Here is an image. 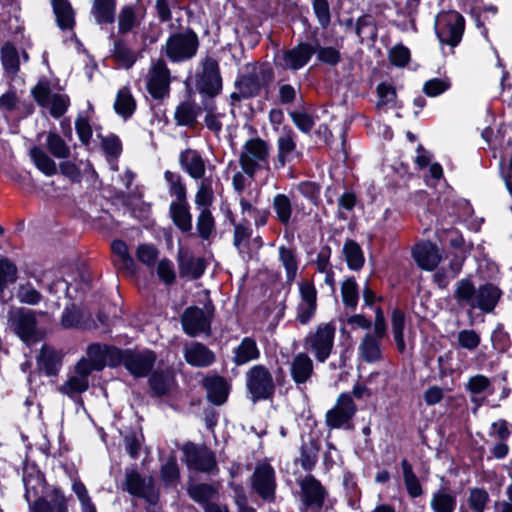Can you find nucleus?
<instances>
[{"mask_svg": "<svg viewBox=\"0 0 512 512\" xmlns=\"http://www.w3.org/2000/svg\"><path fill=\"white\" fill-rule=\"evenodd\" d=\"M186 464L198 472L210 473L217 468L215 453L206 446L198 447L192 442L183 446Z\"/></svg>", "mask_w": 512, "mask_h": 512, "instance_id": "16", "label": "nucleus"}, {"mask_svg": "<svg viewBox=\"0 0 512 512\" xmlns=\"http://www.w3.org/2000/svg\"><path fill=\"white\" fill-rule=\"evenodd\" d=\"M179 164L193 179H201L205 175V162L196 150H183L179 155Z\"/></svg>", "mask_w": 512, "mask_h": 512, "instance_id": "26", "label": "nucleus"}, {"mask_svg": "<svg viewBox=\"0 0 512 512\" xmlns=\"http://www.w3.org/2000/svg\"><path fill=\"white\" fill-rule=\"evenodd\" d=\"M106 344L91 343L87 347V355L89 361L94 366L95 371H102L106 366Z\"/></svg>", "mask_w": 512, "mask_h": 512, "instance_id": "62", "label": "nucleus"}, {"mask_svg": "<svg viewBox=\"0 0 512 512\" xmlns=\"http://www.w3.org/2000/svg\"><path fill=\"white\" fill-rule=\"evenodd\" d=\"M116 0H94L92 13L97 24H112L115 21Z\"/></svg>", "mask_w": 512, "mask_h": 512, "instance_id": "44", "label": "nucleus"}, {"mask_svg": "<svg viewBox=\"0 0 512 512\" xmlns=\"http://www.w3.org/2000/svg\"><path fill=\"white\" fill-rule=\"evenodd\" d=\"M204 105V111L206 115L204 117V123L208 130L215 134H219L222 131V122L220 117L223 114L217 112V104L215 100H208L202 103Z\"/></svg>", "mask_w": 512, "mask_h": 512, "instance_id": "57", "label": "nucleus"}, {"mask_svg": "<svg viewBox=\"0 0 512 512\" xmlns=\"http://www.w3.org/2000/svg\"><path fill=\"white\" fill-rule=\"evenodd\" d=\"M321 450V443L318 438L309 437L308 441H302L300 447V465L305 471H312L317 462Z\"/></svg>", "mask_w": 512, "mask_h": 512, "instance_id": "34", "label": "nucleus"}, {"mask_svg": "<svg viewBox=\"0 0 512 512\" xmlns=\"http://www.w3.org/2000/svg\"><path fill=\"white\" fill-rule=\"evenodd\" d=\"M316 59L320 64L336 67L342 61V55L338 48L333 46H321L318 41L314 45Z\"/></svg>", "mask_w": 512, "mask_h": 512, "instance_id": "53", "label": "nucleus"}, {"mask_svg": "<svg viewBox=\"0 0 512 512\" xmlns=\"http://www.w3.org/2000/svg\"><path fill=\"white\" fill-rule=\"evenodd\" d=\"M57 26L63 30H72L75 25V11L69 0H51Z\"/></svg>", "mask_w": 512, "mask_h": 512, "instance_id": "30", "label": "nucleus"}, {"mask_svg": "<svg viewBox=\"0 0 512 512\" xmlns=\"http://www.w3.org/2000/svg\"><path fill=\"white\" fill-rule=\"evenodd\" d=\"M260 356L261 352L256 340L253 337L246 336L233 349L232 361L236 366H242L251 361L258 360Z\"/></svg>", "mask_w": 512, "mask_h": 512, "instance_id": "27", "label": "nucleus"}, {"mask_svg": "<svg viewBox=\"0 0 512 512\" xmlns=\"http://www.w3.org/2000/svg\"><path fill=\"white\" fill-rule=\"evenodd\" d=\"M199 38L192 28L171 34L165 45V54L172 62L191 59L197 53Z\"/></svg>", "mask_w": 512, "mask_h": 512, "instance_id": "10", "label": "nucleus"}, {"mask_svg": "<svg viewBox=\"0 0 512 512\" xmlns=\"http://www.w3.org/2000/svg\"><path fill=\"white\" fill-rule=\"evenodd\" d=\"M46 148L51 155L58 159H67L71 155L70 147L65 140L54 131H49L46 138Z\"/></svg>", "mask_w": 512, "mask_h": 512, "instance_id": "49", "label": "nucleus"}, {"mask_svg": "<svg viewBox=\"0 0 512 512\" xmlns=\"http://www.w3.org/2000/svg\"><path fill=\"white\" fill-rule=\"evenodd\" d=\"M148 376V386L153 397L162 398L170 394L175 383V375L171 369L152 370Z\"/></svg>", "mask_w": 512, "mask_h": 512, "instance_id": "22", "label": "nucleus"}, {"mask_svg": "<svg viewBox=\"0 0 512 512\" xmlns=\"http://www.w3.org/2000/svg\"><path fill=\"white\" fill-rule=\"evenodd\" d=\"M18 279L16 264L7 257L0 258V294Z\"/></svg>", "mask_w": 512, "mask_h": 512, "instance_id": "52", "label": "nucleus"}, {"mask_svg": "<svg viewBox=\"0 0 512 512\" xmlns=\"http://www.w3.org/2000/svg\"><path fill=\"white\" fill-rule=\"evenodd\" d=\"M146 89L155 100L162 101L170 92V71L163 60H159L150 71Z\"/></svg>", "mask_w": 512, "mask_h": 512, "instance_id": "18", "label": "nucleus"}, {"mask_svg": "<svg viewBox=\"0 0 512 512\" xmlns=\"http://www.w3.org/2000/svg\"><path fill=\"white\" fill-rule=\"evenodd\" d=\"M253 490L264 501L274 502L276 498L275 470L269 463H262L255 467L251 477Z\"/></svg>", "mask_w": 512, "mask_h": 512, "instance_id": "15", "label": "nucleus"}, {"mask_svg": "<svg viewBox=\"0 0 512 512\" xmlns=\"http://www.w3.org/2000/svg\"><path fill=\"white\" fill-rule=\"evenodd\" d=\"M200 384L206 390V398L211 404L221 406L227 401L230 386L224 376L217 373L207 374Z\"/></svg>", "mask_w": 512, "mask_h": 512, "instance_id": "20", "label": "nucleus"}, {"mask_svg": "<svg viewBox=\"0 0 512 512\" xmlns=\"http://www.w3.org/2000/svg\"><path fill=\"white\" fill-rule=\"evenodd\" d=\"M279 261L283 265L286 274V282H294L298 272L299 260L297 258L296 247H286L281 245L278 249Z\"/></svg>", "mask_w": 512, "mask_h": 512, "instance_id": "38", "label": "nucleus"}, {"mask_svg": "<svg viewBox=\"0 0 512 512\" xmlns=\"http://www.w3.org/2000/svg\"><path fill=\"white\" fill-rule=\"evenodd\" d=\"M465 387L472 395H479L482 393L493 395L495 392L491 380L483 374H476L469 377Z\"/></svg>", "mask_w": 512, "mask_h": 512, "instance_id": "54", "label": "nucleus"}, {"mask_svg": "<svg viewBox=\"0 0 512 512\" xmlns=\"http://www.w3.org/2000/svg\"><path fill=\"white\" fill-rule=\"evenodd\" d=\"M246 389L253 403L273 399L275 383L272 373L263 364H256L245 374Z\"/></svg>", "mask_w": 512, "mask_h": 512, "instance_id": "8", "label": "nucleus"}, {"mask_svg": "<svg viewBox=\"0 0 512 512\" xmlns=\"http://www.w3.org/2000/svg\"><path fill=\"white\" fill-rule=\"evenodd\" d=\"M22 481L25 488L24 499L28 503L29 512H69L67 497L61 487L55 486L47 495H41L48 486L45 474L35 463L25 462Z\"/></svg>", "mask_w": 512, "mask_h": 512, "instance_id": "1", "label": "nucleus"}, {"mask_svg": "<svg viewBox=\"0 0 512 512\" xmlns=\"http://www.w3.org/2000/svg\"><path fill=\"white\" fill-rule=\"evenodd\" d=\"M270 144L260 137L249 138L243 145L239 164L247 176L253 178L257 171L270 169Z\"/></svg>", "mask_w": 512, "mask_h": 512, "instance_id": "5", "label": "nucleus"}, {"mask_svg": "<svg viewBox=\"0 0 512 512\" xmlns=\"http://www.w3.org/2000/svg\"><path fill=\"white\" fill-rule=\"evenodd\" d=\"M1 64L7 74L15 75L20 70L19 53L11 41H6L0 50Z\"/></svg>", "mask_w": 512, "mask_h": 512, "instance_id": "43", "label": "nucleus"}, {"mask_svg": "<svg viewBox=\"0 0 512 512\" xmlns=\"http://www.w3.org/2000/svg\"><path fill=\"white\" fill-rule=\"evenodd\" d=\"M124 489L133 497L144 499L149 506H156L160 500V491L154 479L147 480L135 469L125 473Z\"/></svg>", "mask_w": 512, "mask_h": 512, "instance_id": "13", "label": "nucleus"}, {"mask_svg": "<svg viewBox=\"0 0 512 512\" xmlns=\"http://www.w3.org/2000/svg\"><path fill=\"white\" fill-rule=\"evenodd\" d=\"M112 56L115 61L125 69L132 68L137 61L136 53L130 49L126 41L121 38L115 40Z\"/></svg>", "mask_w": 512, "mask_h": 512, "instance_id": "45", "label": "nucleus"}, {"mask_svg": "<svg viewBox=\"0 0 512 512\" xmlns=\"http://www.w3.org/2000/svg\"><path fill=\"white\" fill-rule=\"evenodd\" d=\"M405 326V312L399 307L394 308L391 312V327L396 348L399 353H404L406 349V343L404 338Z\"/></svg>", "mask_w": 512, "mask_h": 512, "instance_id": "39", "label": "nucleus"}, {"mask_svg": "<svg viewBox=\"0 0 512 512\" xmlns=\"http://www.w3.org/2000/svg\"><path fill=\"white\" fill-rule=\"evenodd\" d=\"M207 267V263L202 257H194L193 255H178V268L180 277H188L191 280H197L203 276Z\"/></svg>", "mask_w": 512, "mask_h": 512, "instance_id": "25", "label": "nucleus"}, {"mask_svg": "<svg viewBox=\"0 0 512 512\" xmlns=\"http://www.w3.org/2000/svg\"><path fill=\"white\" fill-rule=\"evenodd\" d=\"M31 96L38 106L47 108L54 119H59L68 111L71 100L68 94L52 93L50 82L46 78L40 79L31 89Z\"/></svg>", "mask_w": 512, "mask_h": 512, "instance_id": "9", "label": "nucleus"}, {"mask_svg": "<svg viewBox=\"0 0 512 512\" xmlns=\"http://www.w3.org/2000/svg\"><path fill=\"white\" fill-rule=\"evenodd\" d=\"M187 494L192 501L204 508L217 497L218 489L210 483H195L188 485Z\"/></svg>", "mask_w": 512, "mask_h": 512, "instance_id": "35", "label": "nucleus"}, {"mask_svg": "<svg viewBox=\"0 0 512 512\" xmlns=\"http://www.w3.org/2000/svg\"><path fill=\"white\" fill-rule=\"evenodd\" d=\"M113 108L116 114L124 120L130 119L137 109V102L129 86H123L117 91Z\"/></svg>", "mask_w": 512, "mask_h": 512, "instance_id": "32", "label": "nucleus"}, {"mask_svg": "<svg viewBox=\"0 0 512 512\" xmlns=\"http://www.w3.org/2000/svg\"><path fill=\"white\" fill-rule=\"evenodd\" d=\"M341 297L343 305L352 311L357 308L359 302V286L354 276L347 277L341 283Z\"/></svg>", "mask_w": 512, "mask_h": 512, "instance_id": "46", "label": "nucleus"}, {"mask_svg": "<svg viewBox=\"0 0 512 512\" xmlns=\"http://www.w3.org/2000/svg\"><path fill=\"white\" fill-rule=\"evenodd\" d=\"M242 75L250 80V82L254 83L258 88L264 90L266 93L269 92V89L275 80L274 68L268 61L261 62L256 72Z\"/></svg>", "mask_w": 512, "mask_h": 512, "instance_id": "36", "label": "nucleus"}, {"mask_svg": "<svg viewBox=\"0 0 512 512\" xmlns=\"http://www.w3.org/2000/svg\"><path fill=\"white\" fill-rule=\"evenodd\" d=\"M272 208L275 212L276 219L282 225L286 226L290 223L293 207L290 198L286 194H276L273 198Z\"/></svg>", "mask_w": 512, "mask_h": 512, "instance_id": "48", "label": "nucleus"}, {"mask_svg": "<svg viewBox=\"0 0 512 512\" xmlns=\"http://www.w3.org/2000/svg\"><path fill=\"white\" fill-rule=\"evenodd\" d=\"M205 310L192 305L187 307L181 315V325L184 333L190 337H196L201 333L209 334L211 331V322L214 314V304L212 300L205 303Z\"/></svg>", "mask_w": 512, "mask_h": 512, "instance_id": "11", "label": "nucleus"}, {"mask_svg": "<svg viewBox=\"0 0 512 512\" xmlns=\"http://www.w3.org/2000/svg\"><path fill=\"white\" fill-rule=\"evenodd\" d=\"M139 24L140 21L137 19L134 7L132 5L123 6L118 15V32L127 34Z\"/></svg>", "mask_w": 512, "mask_h": 512, "instance_id": "58", "label": "nucleus"}, {"mask_svg": "<svg viewBox=\"0 0 512 512\" xmlns=\"http://www.w3.org/2000/svg\"><path fill=\"white\" fill-rule=\"evenodd\" d=\"M63 363V355L60 351L44 344L37 357V365L47 377L58 375Z\"/></svg>", "mask_w": 512, "mask_h": 512, "instance_id": "23", "label": "nucleus"}, {"mask_svg": "<svg viewBox=\"0 0 512 512\" xmlns=\"http://www.w3.org/2000/svg\"><path fill=\"white\" fill-rule=\"evenodd\" d=\"M98 136L101 138V149L106 156L118 158L122 154L123 145L118 135L110 133L107 136Z\"/></svg>", "mask_w": 512, "mask_h": 512, "instance_id": "64", "label": "nucleus"}, {"mask_svg": "<svg viewBox=\"0 0 512 512\" xmlns=\"http://www.w3.org/2000/svg\"><path fill=\"white\" fill-rule=\"evenodd\" d=\"M489 501L490 496L485 488L470 489L468 505L473 512H484Z\"/></svg>", "mask_w": 512, "mask_h": 512, "instance_id": "63", "label": "nucleus"}, {"mask_svg": "<svg viewBox=\"0 0 512 512\" xmlns=\"http://www.w3.org/2000/svg\"><path fill=\"white\" fill-rule=\"evenodd\" d=\"M465 18L455 10L441 12L435 21V33L442 45L457 47L465 31Z\"/></svg>", "mask_w": 512, "mask_h": 512, "instance_id": "7", "label": "nucleus"}, {"mask_svg": "<svg viewBox=\"0 0 512 512\" xmlns=\"http://www.w3.org/2000/svg\"><path fill=\"white\" fill-rule=\"evenodd\" d=\"M160 479L166 487L177 483L180 479V469L174 456H169L161 466Z\"/></svg>", "mask_w": 512, "mask_h": 512, "instance_id": "60", "label": "nucleus"}, {"mask_svg": "<svg viewBox=\"0 0 512 512\" xmlns=\"http://www.w3.org/2000/svg\"><path fill=\"white\" fill-rule=\"evenodd\" d=\"M8 321L13 333L28 347H31L45 337V333L38 327L36 311L19 307L9 313Z\"/></svg>", "mask_w": 512, "mask_h": 512, "instance_id": "3", "label": "nucleus"}, {"mask_svg": "<svg viewBox=\"0 0 512 512\" xmlns=\"http://www.w3.org/2000/svg\"><path fill=\"white\" fill-rule=\"evenodd\" d=\"M186 362L193 367H208L212 365L215 360L214 352L206 345L200 342H195L192 346L185 351Z\"/></svg>", "mask_w": 512, "mask_h": 512, "instance_id": "28", "label": "nucleus"}, {"mask_svg": "<svg viewBox=\"0 0 512 512\" xmlns=\"http://www.w3.org/2000/svg\"><path fill=\"white\" fill-rule=\"evenodd\" d=\"M503 296V291L494 283L486 282L475 286L470 277L456 283L453 298L461 306L479 309L485 314L492 313Z\"/></svg>", "mask_w": 512, "mask_h": 512, "instance_id": "2", "label": "nucleus"}, {"mask_svg": "<svg viewBox=\"0 0 512 512\" xmlns=\"http://www.w3.org/2000/svg\"><path fill=\"white\" fill-rule=\"evenodd\" d=\"M335 336L336 325L333 321L319 323L306 334L303 347L313 354L317 362L325 363L332 354Z\"/></svg>", "mask_w": 512, "mask_h": 512, "instance_id": "4", "label": "nucleus"}, {"mask_svg": "<svg viewBox=\"0 0 512 512\" xmlns=\"http://www.w3.org/2000/svg\"><path fill=\"white\" fill-rule=\"evenodd\" d=\"M380 340L376 336H373L370 333H367L359 347V353L361 358L367 363H374L379 361L382 358L381 344Z\"/></svg>", "mask_w": 512, "mask_h": 512, "instance_id": "41", "label": "nucleus"}, {"mask_svg": "<svg viewBox=\"0 0 512 512\" xmlns=\"http://www.w3.org/2000/svg\"><path fill=\"white\" fill-rule=\"evenodd\" d=\"M89 389V381L86 378L78 376L69 377L64 384L59 388V391L72 398L76 394H82Z\"/></svg>", "mask_w": 512, "mask_h": 512, "instance_id": "61", "label": "nucleus"}, {"mask_svg": "<svg viewBox=\"0 0 512 512\" xmlns=\"http://www.w3.org/2000/svg\"><path fill=\"white\" fill-rule=\"evenodd\" d=\"M223 88V80L218 61L207 56L202 62V70L195 75V89L202 98V103L214 100Z\"/></svg>", "mask_w": 512, "mask_h": 512, "instance_id": "6", "label": "nucleus"}, {"mask_svg": "<svg viewBox=\"0 0 512 512\" xmlns=\"http://www.w3.org/2000/svg\"><path fill=\"white\" fill-rule=\"evenodd\" d=\"M457 506V496L453 492L440 488L432 494L430 507L433 512H454Z\"/></svg>", "mask_w": 512, "mask_h": 512, "instance_id": "40", "label": "nucleus"}, {"mask_svg": "<svg viewBox=\"0 0 512 512\" xmlns=\"http://www.w3.org/2000/svg\"><path fill=\"white\" fill-rule=\"evenodd\" d=\"M303 504L312 512H320L328 492L313 475L306 476L300 483Z\"/></svg>", "mask_w": 512, "mask_h": 512, "instance_id": "19", "label": "nucleus"}, {"mask_svg": "<svg viewBox=\"0 0 512 512\" xmlns=\"http://www.w3.org/2000/svg\"><path fill=\"white\" fill-rule=\"evenodd\" d=\"M169 212L173 224L184 233L192 230V215L190 213V205L185 202L172 201L169 207Z\"/></svg>", "mask_w": 512, "mask_h": 512, "instance_id": "31", "label": "nucleus"}, {"mask_svg": "<svg viewBox=\"0 0 512 512\" xmlns=\"http://www.w3.org/2000/svg\"><path fill=\"white\" fill-rule=\"evenodd\" d=\"M295 133L292 129L277 139V158L275 161V169H283L287 162L293 159V153L296 152V142L294 140Z\"/></svg>", "mask_w": 512, "mask_h": 512, "instance_id": "29", "label": "nucleus"}, {"mask_svg": "<svg viewBox=\"0 0 512 512\" xmlns=\"http://www.w3.org/2000/svg\"><path fill=\"white\" fill-rule=\"evenodd\" d=\"M111 250L113 254L119 257L124 270L132 274L135 273V261L129 253V249L125 241L121 239L113 240L111 243Z\"/></svg>", "mask_w": 512, "mask_h": 512, "instance_id": "56", "label": "nucleus"}, {"mask_svg": "<svg viewBox=\"0 0 512 512\" xmlns=\"http://www.w3.org/2000/svg\"><path fill=\"white\" fill-rule=\"evenodd\" d=\"M253 234L250 222L243 218L238 224L234 226L233 245L239 251L250 249V238Z\"/></svg>", "mask_w": 512, "mask_h": 512, "instance_id": "47", "label": "nucleus"}, {"mask_svg": "<svg viewBox=\"0 0 512 512\" xmlns=\"http://www.w3.org/2000/svg\"><path fill=\"white\" fill-rule=\"evenodd\" d=\"M357 410L352 395L342 392L338 395L334 407L325 414L326 425L330 429H341L353 419Z\"/></svg>", "mask_w": 512, "mask_h": 512, "instance_id": "14", "label": "nucleus"}, {"mask_svg": "<svg viewBox=\"0 0 512 512\" xmlns=\"http://www.w3.org/2000/svg\"><path fill=\"white\" fill-rule=\"evenodd\" d=\"M164 179L168 183L170 195L175 196L176 201L185 202V200H187V189L182 181L181 175L166 170L164 172Z\"/></svg>", "mask_w": 512, "mask_h": 512, "instance_id": "55", "label": "nucleus"}, {"mask_svg": "<svg viewBox=\"0 0 512 512\" xmlns=\"http://www.w3.org/2000/svg\"><path fill=\"white\" fill-rule=\"evenodd\" d=\"M314 54V44L299 41L292 48L277 52L274 55V65L279 70L297 72L310 62Z\"/></svg>", "mask_w": 512, "mask_h": 512, "instance_id": "12", "label": "nucleus"}, {"mask_svg": "<svg viewBox=\"0 0 512 512\" xmlns=\"http://www.w3.org/2000/svg\"><path fill=\"white\" fill-rule=\"evenodd\" d=\"M355 33L360 44L365 40L375 43L378 38V26L374 16L369 13L359 16L355 21Z\"/></svg>", "mask_w": 512, "mask_h": 512, "instance_id": "33", "label": "nucleus"}, {"mask_svg": "<svg viewBox=\"0 0 512 512\" xmlns=\"http://www.w3.org/2000/svg\"><path fill=\"white\" fill-rule=\"evenodd\" d=\"M313 373V361L306 352H300L293 357L290 365V375L297 386L310 380Z\"/></svg>", "mask_w": 512, "mask_h": 512, "instance_id": "24", "label": "nucleus"}, {"mask_svg": "<svg viewBox=\"0 0 512 512\" xmlns=\"http://www.w3.org/2000/svg\"><path fill=\"white\" fill-rule=\"evenodd\" d=\"M400 465L407 494L413 499L422 496L423 488L417 475L413 471L411 463L406 458H403Z\"/></svg>", "mask_w": 512, "mask_h": 512, "instance_id": "42", "label": "nucleus"}, {"mask_svg": "<svg viewBox=\"0 0 512 512\" xmlns=\"http://www.w3.org/2000/svg\"><path fill=\"white\" fill-rule=\"evenodd\" d=\"M412 257L417 266L425 271H433L441 261L439 249L430 241L421 242L412 248Z\"/></svg>", "mask_w": 512, "mask_h": 512, "instance_id": "21", "label": "nucleus"}, {"mask_svg": "<svg viewBox=\"0 0 512 512\" xmlns=\"http://www.w3.org/2000/svg\"><path fill=\"white\" fill-rule=\"evenodd\" d=\"M342 253L350 270L359 271L364 267V252L357 241L347 238L344 242Z\"/></svg>", "mask_w": 512, "mask_h": 512, "instance_id": "37", "label": "nucleus"}, {"mask_svg": "<svg viewBox=\"0 0 512 512\" xmlns=\"http://www.w3.org/2000/svg\"><path fill=\"white\" fill-rule=\"evenodd\" d=\"M174 120L177 126L195 129L198 121H195L193 108L190 106V100L181 101L175 109Z\"/></svg>", "mask_w": 512, "mask_h": 512, "instance_id": "51", "label": "nucleus"}, {"mask_svg": "<svg viewBox=\"0 0 512 512\" xmlns=\"http://www.w3.org/2000/svg\"><path fill=\"white\" fill-rule=\"evenodd\" d=\"M31 158L37 167L44 175L51 177L57 173L55 161L49 157L42 148L33 147L30 151Z\"/></svg>", "mask_w": 512, "mask_h": 512, "instance_id": "50", "label": "nucleus"}, {"mask_svg": "<svg viewBox=\"0 0 512 512\" xmlns=\"http://www.w3.org/2000/svg\"><path fill=\"white\" fill-rule=\"evenodd\" d=\"M196 228L203 240H209L215 231V220L209 208H203L197 217Z\"/></svg>", "mask_w": 512, "mask_h": 512, "instance_id": "59", "label": "nucleus"}, {"mask_svg": "<svg viewBox=\"0 0 512 512\" xmlns=\"http://www.w3.org/2000/svg\"><path fill=\"white\" fill-rule=\"evenodd\" d=\"M156 359V353L151 349L129 348L124 368L135 378H144L152 372Z\"/></svg>", "mask_w": 512, "mask_h": 512, "instance_id": "17", "label": "nucleus"}]
</instances>
